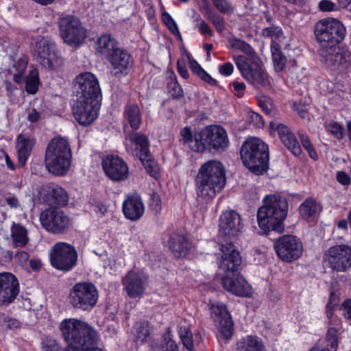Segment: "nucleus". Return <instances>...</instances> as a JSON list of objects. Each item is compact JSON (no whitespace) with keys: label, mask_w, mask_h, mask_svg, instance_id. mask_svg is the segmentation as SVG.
Instances as JSON below:
<instances>
[{"label":"nucleus","mask_w":351,"mask_h":351,"mask_svg":"<svg viewBox=\"0 0 351 351\" xmlns=\"http://www.w3.org/2000/svg\"><path fill=\"white\" fill-rule=\"evenodd\" d=\"M72 153L66 138L56 136L49 143L45 156L47 169L55 176H64L71 165Z\"/></svg>","instance_id":"obj_4"},{"label":"nucleus","mask_w":351,"mask_h":351,"mask_svg":"<svg viewBox=\"0 0 351 351\" xmlns=\"http://www.w3.org/2000/svg\"><path fill=\"white\" fill-rule=\"evenodd\" d=\"M111 66V73L117 77L127 75L134 65L130 53L122 47L107 60Z\"/></svg>","instance_id":"obj_24"},{"label":"nucleus","mask_w":351,"mask_h":351,"mask_svg":"<svg viewBox=\"0 0 351 351\" xmlns=\"http://www.w3.org/2000/svg\"><path fill=\"white\" fill-rule=\"evenodd\" d=\"M229 43L232 48L240 50L248 56L247 59H252L254 56H258L252 47L243 40L238 38H232L229 40Z\"/></svg>","instance_id":"obj_40"},{"label":"nucleus","mask_w":351,"mask_h":351,"mask_svg":"<svg viewBox=\"0 0 351 351\" xmlns=\"http://www.w3.org/2000/svg\"><path fill=\"white\" fill-rule=\"evenodd\" d=\"M343 88V86L341 84L330 80H324L321 83V89L325 94L335 93L339 97H342Z\"/></svg>","instance_id":"obj_42"},{"label":"nucleus","mask_w":351,"mask_h":351,"mask_svg":"<svg viewBox=\"0 0 351 351\" xmlns=\"http://www.w3.org/2000/svg\"><path fill=\"white\" fill-rule=\"evenodd\" d=\"M231 85L233 87L234 94L238 97H242L244 95L246 86L243 82H232Z\"/></svg>","instance_id":"obj_59"},{"label":"nucleus","mask_w":351,"mask_h":351,"mask_svg":"<svg viewBox=\"0 0 351 351\" xmlns=\"http://www.w3.org/2000/svg\"><path fill=\"white\" fill-rule=\"evenodd\" d=\"M169 249L176 257L185 256L192 245L189 239L183 234H174L169 241Z\"/></svg>","instance_id":"obj_30"},{"label":"nucleus","mask_w":351,"mask_h":351,"mask_svg":"<svg viewBox=\"0 0 351 351\" xmlns=\"http://www.w3.org/2000/svg\"><path fill=\"white\" fill-rule=\"evenodd\" d=\"M208 17L218 32H222L225 29V21L222 16L218 14L212 13Z\"/></svg>","instance_id":"obj_53"},{"label":"nucleus","mask_w":351,"mask_h":351,"mask_svg":"<svg viewBox=\"0 0 351 351\" xmlns=\"http://www.w3.org/2000/svg\"><path fill=\"white\" fill-rule=\"evenodd\" d=\"M270 129L273 135L276 134L280 141L285 137L286 135H289L291 133V131L287 125L278 121H271L270 123Z\"/></svg>","instance_id":"obj_48"},{"label":"nucleus","mask_w":351,"mask_h":351,"mask_svg":"<svg viewBox=\"0 0 351 351\" xmlns=\"http://www.w3.org/2000/svg\"><path fill=\"white\" fill-rule=\"evenodd\" d=\"M288 203L285 198L278 195H268L263 199V204L257 211L259 228L267 233L271 230L282 232L284 221L287 217Z\"/></svg>","instance_id":"obj_2"},{"label":"nucleus","mask_w":351,"mask_h":351,"mask_svg":"<svg viewBox=\"0 0 351 351\" xmlns=\"http://www.w3.org/2000/svg\"><path fill=\"white\" fill-rule=\"evenodd\" d=\"M41 225L48 231L60 233L68 228L69 218L64 213L56 208H49L40 215Z\"/></svg>","instance_id":"obj_17"},{"label":"nucleus","mask_w":351,"mask_h":351,"mask_svg":"<svg viewBox=\"0 0 351 351\" xmlns=\"http://www.w3.org/2000/svg\"><path fill=\"white\" fill-rule=\"evenodd\" d=\"M144 205L141 199L137 195H132L127 197L123 204V212L125 217L131 220L139 219L144 213Z\"/></svg>","instance_id":"obj_28"},{"label":"nucleus","mask_w":351,"mask_h":351,"mask_svg":"<svg viewBox=\"0 0 351 351\" xmlns=\"http://www.w3.org/2000/svg\"><path fill=\"white\" fill-rule=\"evenodd\" d=\"M334 311L335 308L326 306V315L328 320V325L330 326H339V328H341L340 320L336 318H333Z\"/></svg>","instance_id":"obj_56"},{"label":"nucleus","mask_w":351,"mask_h":351,"mask_svg":"<svg viewBox=\"0 0 351 351\" xmlns=\"http://www.w3.org/2000/svg\"><path fill=\"white\" fill-rule=\"evenodd\" d=\"M75 88L80 95L78 99L101 100V91L96 76L90 72H84L76 76Z\"/></svg>","instance_id":"obj_15"},{"label":"nucleus","mask_w":351,"mask_h":351,"mask_svg":"<svg viewBox=\"0 0 351 351\" xmlns=\"http://www.w3.org/2000/svg\"><path fill=\"white\" fill-rule=\"evenodd\" d=\"M99 293L96 287L91 282H77L71 288L69 300L70 304L76 308L84 311L92 309L97 304Z\"/></svg>","instance_id":"obj_9"},{"label":"nucleus","mask_w":351,"mask_h":351,"mask_svg":"<svg viewBox=\"0 0 351 351\" xmlns=\"http://www.w3.org/2000/svg\"><path fill=\"white\" fill-rule=\"evenodd\" d=\"M235 64L243 78L254 86H267L270 84L268 75L262 68V61L258 56L247 59L243 56L234 57Z\"/></svg>","instance_id":"obj_8"},{"label":"nucleus","mask_w":351,"mask_h":351,"mask_svg":"<svg viewBox=\"0 0 351 351\" xmlns=\"http://www.w3.org/2000/svg\"><path fill=\"white\" fill-rule=\"evenodd\" d=\"M60 329L68 344L66 351H75L83 346L89 348L98 340L97 332L84 322L77 319H64L60 323Z\"/></svg>","instance_id":"obj_3"},{"label":"nucleus","mask_w":351,"mask_h":351,"mask_svg":"<svg viewBox=\"0 0 351 351\" xmlns=\"http://www.w3.org/2000/svg\"><path fill=\"white\" fill-rule=\"evenodd\" d=\"M96 46L97 53L106 60L121 48L117 39L108 34H102L97 38Z\"/></svg>","instance_id":"obj_29"},{"label":"nucleus","mask_w":351,"mask_h":351,"mask_svg":"<svg viewBox=\"0 0 351 351\" xmlns=\"http://www.w3.org/2000/svg\"><path fill=\"white\" fill-rule=\"evenodd\" d=\"M191 69L196 73L198 76L202 73L201 71H203L204 69L201 67V66L195 60L191 59V55H187Z\"/></svg>","instance_id":"obj_64"},{"label":"nucleus","mask_w":351,"mask_h":351,"mask_svg":"<svg viewBox=\"0 0 351 351\" xmlns=\"http://www.w3.org/2000/svg\"><path fill=\"white\" fill-rule=\"evenodd\" d=\"M315 36L322 48L335 47L346 36L344 25L334 18L319 20L315 25Z\"/></svg>","instance_id":"obj_7"},{"label":"nucleus","mask_w":351,"mask_h":351,"mask_svg":"<svg viewBox=\"0 0 351 351\" xmlns=\"http://www.w3.org/2000/svg\"><path fill=\"white\" fill-rule=\"evenodd\" d=\"M19 292L17 278L10 273L0 274V305L12 302Z\"/></svg>","instance_id":"obj_26"},{"label":"nucleus","mask_w":351,"mask_h":351,"mask_svg":"<svg viewBox=\"0 0 351 351\" xmlns=\"http://www.w3.org/2000/svg\"><path fill=\"white\" fill-rule=\"evenodd\" d=\"M270 47L275 69L278 71H280L286 65V57L281 52L279 43L274 42L271 44Z\"/></svg>","instance_id":"obj_39"},{"label":"nucleus","mask_w":351,"mask_h":351,"mask_svg":"<svg viewBox=\"0 0 351 351\" xmlns=\"http://www.w3.org/2000/svg\"><path fill=\"white\" fill-rule=\"evenodd\" d=\"M219 235L231 240L241 232L243 225L240 215L234 210L223 212L219 218Z\"/></svg>","instance_id":"obj_22"},{"label":"nucleus","mask_w":351,"mask_h":351,"mask_svg":"<svg viewBox=\"0 0 351 351\" xmlns=\"http://www.w3.org/2000/svg\"><path fill=\"white\" fill-rule=\"evenodd\" d=\"M123 114L125 120L130 123L132 129L138 130L140 128L142 118L141 110L136 104L127 105Z\"/></svg>","instance_id":"obj_36"},{"label":"nucleus","mask_w":351,"mask_h":351,"mask_svg":"<svg viewBox=\"0 0 351 351\" xmlns=\"http://www.w3.org/2000/svg\"><path fill=\"white\" fill-rule=\"evenodd\" d=\"M318 7L322 12H332L337 10L336 3L329 0H322L319 3Z\"/></svg>","instance_id":"obj_58"},{"label":"nucleus","mask_w":351,"mask_h":351,"mask_svg":"<svg viewBox=\"0 0 351 351\" xmlns=\"http://www.w3.org/2000/svg\"><path fill=\"white\" fill-rule=\"evenodd\" d=\"M202 134L204 150L207 147L215 150H223L229 145L227 133L220 125L208 126L202 131Z\"/></svg>","instance_id":"obj_23"},{"label":"nucleus","mask_w":351,"mask_h":351,"mask_svg":"<svg viewBox=\"0 0 351 351\" xmlns=\"http://www.w3.org/2000/svg\"><path fill=\"white\" fill-rule=\"evenodd\" d=\"M53 196L60 205H65L69 200L67 192L61 186H56L53 189Z\"/></svg>","instance_id":"obj_49"},{"label":"nucleus","mask_w":351,"mask_h":351,"mask_svg":"<svg viewBox=\"0 0 351 351\" xmlns=\"http://www.w3.org/2000/svg\"><path fill=\"white\" fill-rule=\"evenodd\" d=\"M281 142L287 147L294 155L299 156L301 154L302 149L298 142L295 136L291 132L289 135H286Z\"/></svg>","instance_id":"obj_44"},{"label":"nucleus","mask_w":351,"mask_h":351,"mask_svg":"<svg viewBox=\"0 0 351 351\" xmlns=\"http://www.w3.org/2000/svg\"><path fill=\"white\" fill-rule=\"evenodd\" d=\"M214 7L221 13L229 14L233 12L234 8L228 0H213Z\"/></svg>","instance_id":"obj_50"},{"label":"nucleus","mask_w":351,"mask_h":351,"mask_svg":"<svg viewBox=\"0 0 351 351\" xmlns=\"http://www.w3.org/2000/svg\"><path fill=\"white\" fill-rule=\"evenodd\" d=\"M319 54L326 64L333 69H347L351 64V52L347 47L321 48Z\"/></svg>","instance_id":"obj_19"},{"label":"nucleus","mask_w":351,"mask_h":351,"mask_svg":"<svg viewBox=\"0 0 351 351\" xmlns=\"http://www.w3.org/2000/svg\"><path fill=\"white\" fill-rule=\"evenodd\" d=\"M247 121L250 124H252L256 128H260L263 125L262 117L255 112H249Z\"/></svg>","instance_id":"obj_57"},{"label":"nucleus","mask_w":351,"mask_h":351,"mask_svg":"<svg viewBox=\"0 0 351 351\" xmlns=\"http://www.w3.org/2000/svg\"><path fill=\"white\" fill-rule=\"evenodd\" d=\"M161 351H178L176 343L171 339H164V343L160 346Z\"/></svg>","instance_id":"obj_60"},{"label":"nucleus","mask_w":351,"mask_h":351,"mask_svg":"<svg viewBox=\"0 0 351 351\" xmlns=\"http://www.w3.org/2000/svg\"><path fill=\"white\" fill-rule=\"evenodd\" d=\"M101 165L105 174L112 181H123L128 178V166L118 156L107 155L103 158Z\"/></svg>","instance_id":"obj_20"},{"label":"nucleus","mask_w":351,"mask_h":351,"mask_svg":"<svg viewBox=\"0 0 351 351\" xmlns=\"http://www.w3.org/2000/svg\"><path fill=\"white\" fill-rule=\"evenodd\" d=\"M162 21L168 27V29L171 31L172 34L176 36H178L181 37V34L179 32L178 25L175 21L172 19V17L167 12L162 14Z\"/></svg>","instance_id":"obj_51"},{"label":"nucleus","mask_w":351,"mask_h":351,"mask_svg":"<svg viewBox=\"0 0 351 351\" xmlns=\"http://www.w3.org/2000/svg\"><path fill=\"white\" fill-rule=\"evenodd\" d=\"M151 327L146 322H137L133 327V338L136 344L146 342L151 335Z\"/></svg>","instance_id":"obj_37"},{"label":"nucleus","mask_w":351,"mask_h":351,"mask_svg":"<svg viewBox=\"0 0 351 351\" xmlns=\"http://www.w3.org/2000/svg\"><path fill=\"white\" fill-rule=\"evenodd\" d=\"M324 261L337 271H345L351 267V247L336 245L330 247L324 254Z\"/></svg>","instance_id":"obj_16"},{"label":"nucleus","mask_w":351,"mask_h":351,"mask_svg":"<svg viewBox=\"0 0 351 351\" xmlns=\"http://www.w3.org/2000/svg\"><path fill=\"white\" fill-rule=\"evenodd\" d=\"M262 35L264 37H268L271 39V43L276 42L279 43L283 41L285 36L281 27L278 26H271L265 27L262 30Z\"/></svg>","instance_id":"obj_41"},{"label":"nucleus","mask_w":351,"mask_h":351,"mask_svg":"<svg viewBox=\"0 0 351 351\" xmlns=\"http://www.w3.org/2000/svg\"><path fill=\"white\" fill-rule=\"evenodd\" d=\"M131 145H126L128 152L136 156L140 160L147 158L149 152V142L147 136L141 133H133L129 136Z\"/></svg>","instance_id":"obj_27"},{"label":"nucleus","mask_w":351,"mask_h":351,"mask_svg":"<svg viewBox=\"0 0 351 351\" xmlns=\"http://www.w3.org/2000/svg\"><path fill=\"white\" fill-rule=\"evenodd\" d=\"M39 86L38 71L37 69H33L29 72L26 78V91L30 94H34L37 92Z\"/></svg>","instance_id":"obj_43"},{"label":"nucleus","mask_w":351,"mask_h":351,"mask_svg":"<svg viewBox=\"0 0 351 351\" xmlns=\"http://www.w3.org/2000/svg\"><path fill=\"white\" fill-rule=\"evenodd\" d=\"M233 71L234 66L231 62H226L219 67V72L224 76L230 75L233 73Z\"/></svg>","instance_id":"obj_61"},{"label":"nucleus","mask_w":351,"mask_h":351,"mask_svg":"<svg viewBox=\"0 0 351 351\" xmlns=\"http://www.w3.org/2000/svg\"><path fill=\"white\" fill-rule=\"evenodd\" d=\"M199 201L208 202L219 193L226 184V173L222 163L210 160L204 163L195 178Z\"/></svg>","instance_id":"obj_1"},{"label":"nucleus","mask_w":351,"mask_h":351,"mask_svg":"<svg viewBox=\"0 0 351 351\" xmlns=\"http://www.w3.org/2000/svg\"><path fill=\"white\" fill-rule=\"evenodd\" d=\"M319 210V204L311 197L302 203L299 208L300 215L305 219L315 217Z\"/></svg>","instance_id":"obj_38"},{"label":"nucleus","mask_w":351,"mask_h":351,"mask_svg":"<svg viewBox=\"0 0 351 351\" xmlns=\"http://www.w3.org/2000/svg\"><path fill=\"white\" fill-rule=\"evenodd\" d=\"M10 239L15 247H24L29 241L28 230L20 223L13 222L10 228Z\"/></svg>","instance_id":"obj_34"},{"label":"nucleus","mask_w":351,"mask_h":351,"mask_svg":"<svg viewBox=\"0 0 351 351\" xmlns=\"http://www.w3.org/2000/svg\"><path fill=\"white\" fill-rule=\"evenodd\" d=\"M147 172L153 178H158L160 176V167L158 163L151 159L149 154L147 158L141 160Z\"/></svg>","instance_id":"obj_46"},{"label":"nucleus","mask_w":351,"mask_h":351,"mask_svg":"<svg viewBox=\"0 0 351 351\" xmlns=\"http://www.w3.org/2000/svg\"><path fill=\"white\" fill-rule=\"evenodd\" d=\"M12 65L9 68L8 72L13 75V80L16 83H21L24 81L23 74L25 71L27 64V60L25 58H14V56L9 57Z\"/></svg>","instance_id":"obj_35"},{"label":"nucleus","mask_w":351,"mask_h":351,"mask_svg":"<svg viewBox=\"0 0 351 351\" xmlns=\"http://www.w3.org/2000/svg\"><path fill=\"white\" fill-rule=\"evenodd\" d=\"M179 334L184 346L189 351L193 350L194 348V344L192 332L190 330V329L186 326L180 327Z\"/></svg>","instance_id":"obj_47"},{"label":"nucleus","mask_w":351,"mask_h":351,"mask_svg":"<svg viewBox=\"0 0 351 351\" xmlns=\"http://www.w3.org/2000/svg\"><path fill=\"white\" fill-rule=\"evenodd\" d=\"M77 253L75 247L65 242L53 245L50 253V262L56 269L69 271L77 264Z\"/></svg>","instance_id":"obj_11"},{"label":"nucleus","mask_w":351,"mask_h":351,"mask_svg":"<svg viewBox=\"0 0 351 351\" xmlns=\"http://www.w3.org/2000/svg\"><path fill=\"white\" fill-rule=\"evenodd\" d=\"M35 141L26 134H20L17 138L16 149L19 163L23 166L31 154Z\"/></svg>","instance_id":"obj_31"},{"label":"nucleus","mask_w":351,"mask_h":351,"mask_svg":"<svg viewBox=\"0 0 351 351\" xmlns=\"http://www.w3.org/2000/svg\"><path fill=\"white\" fill-rule=\"evenodd\" d=\"M302 146L308 152L310 157L314 160L317 159V154L315 151L308 137L304 134H299Z\"/></svg>","instance_id":"obj_52"},{"label":"nucleus","mask_w":351,"mask_h":351,"mask_svg":"<svg viewBox=\"0 0 351 351\" xmlns=\"http://www.w3.org/2000/svg\"><path fill=\"white\" fill-rule=\"evenodd\" d=\"M180 136L183 143L187 145L191 150L196 152L204 151L202 132L192 134L191 129L189 127H185L181 130Z\"/></svg>","instance_id":"obj_32"},{"label":"nucleus","mask_w":351,"mask_h":351,"mask_svg":"<svg viewBox=\"0 0 351 351\" xmlns=\"http://www.w3.org/2000/svg\"><path fill=\"white\" fill-rule=\"evenodd\" d=\"M147 284V276L141 271H130L122 279L123 290L130 298H141Z\"/></svg>","instance_id":"obj_21"},{"label":"nucleus","mask_w":351,"mask_h":351,"mask_svg":"<svg viewBox=\"0 0 351 351\" xmlns=\"http://www.w3.org/2000/svg\"><path fill=\"white\" fill-rule=\"evenodd\" d=\"M236 351H266V348L261 338L249 335L238 341Z\"/></svg>","instance_id":"obj_33"},{"label":"nucleus","mask_w":351,"mask_h":351,"mask_svg":"<svg viewBox=\"0 0 351 351\" xmlns=\"http://www.w3.org/2000/svg\"><path fill=\"white\" fill-rule=\"evenodd\" d=\"M239 252L231 242L221 244L217 254V263L219 270L225 275L236 273L241 265Z\"/></svg>","instance_id":"obj_13"},{"label":"nucleus","mask_w":351,"mask_h":351,"mask_svg":"<svg viewBox=\"0 0 351 351\" xmlns=\"http://www.w3.org/2000/svg\"><path fill=\"white\" fill-rule=\"evenodd\" d=\"M326 130L338 139H341L343 136L344 129L337 122H332L326 125Z\"/></svg>","instance_id":"obj_54"},{"label":"nucleus","mask_w":351,"mask_h":351,"mask_svg":"<svg viewBox=\"0 0 351 351\" xmlns=\"http://www.w3.org/2000/svg\"><path fill=\"white\" fill-rule=\"evenodd\" d=\"M341 328L339 326H330L328 329L326 340L327 346L330 347V351H336L338 347V330ZM328 351H330L328 350Z\"/></svg>","instance_id":"obj_45"},{"label":"nucleus","mask_w":351,"mask_h":351,"mask_svg":"<svg viewBox=\"0 0 351 351\" xmlns=\"http://www.w3.org/2000/svg\"><path fill=\"white\" fill-rule=\"evenodd\" d=\"M341 310L343 311V315L346 319L351 318V300H346L341 306Z\"/></svg>","instance_id":"obj_62"},{"label":"nucleus","mask_w":351,"mask_h":351,"mask_svg":"<svg viewBox=\"0 0 351 351\" xmlns=\"http://www.w3.org/2000/svg\"><path fill=\"white\" fill-rule=\"evenodd\" d=\"M32 51L40 64L52 71H60L64 64L55 43L46 37L38 36L32 43Z\"/></svg>","instance_id":"obj_6"},{"label":"nucleus","mask_w":351,"mask_h":351,"mask_svg":"<svg viewBox=\"0 0 351 351\" xmlns=\"http://www.w3.org/2000/svg\"><path fill=\"white\" fill-rule=\"evenodd\" d=\"M172 96L174 97H180L183 95L181 86L178 83L175 77L171 78V81L168 82Z\"/></svg>","instance_id":"obj_55"},{"label":"nucleus","mask_w":351,"mask_h":351,"mask_svg":"<svg viewBox=\"0 0 351 351\" xmlns=\"http://www.w3.org/2000/svg\"><path fill=\"white\" fill-rule=\"evenodd\" d=\"M101 100L78 99L73 106V114L79 124L90 125L98 117Z\"/></svg>","instance_id":"obj_14"},{"label":"nucleus","mask_w":351,"mask_h":351,"mask_svg":"<svg viewBox=\"0 0 351 351\" xmlns=\"http://www.w3.org/2000/svg\"><path fill=\"white\" fill-rule=\"evenodd\" d=\"M60 36L71 46H78L86 38V30L80 19L73 15L61 16L58 22Z\"/></svg>","instance_id":"obj_10"},{"label":"nucleus","mask_w":351,"mask_h":351,"mask_svg":"<svg viewBox=\"0 0 351 351\" xmlns=\"http://www.w3.org/2000/svg\"><path fill=\"white\" fill-rule=\"evenodd\" d=\"M337 180L343 185H348L351 182L350 177L344 171H338L337 173Z\"/></svg>","instance_id":"obj_63"},{"label":"nucleus","mask_w":351,"mask_h":351,"mask_svg":"<svg viewBox=\"0 0 351 351\" xmlns=\"http://www.w3.org/2000/svg\"><path fill=\"white\" fill-rule=\"evenodd\" d=\"M223 287L227 291L241 297H250L252 288L246 280L239 274L224 275L221 278Z\"/></svg>","instance_id":"obj_25"},{"label":"nucleus","mask_w":351,"mask_h":351,"mask_svg":"<svg viewBox=\"0 0 351 351\" xmlns=\"http://www.w3.org/2000/svg\"><path fill=\"white\" fill-rule=\"evenodd\" d=\"M211 315L221 337L228 340L233 332V323L226 306L221 302H215L210 306Z\"/></svg>","instance_id":"obj_18"},{"label":"nucleus","mask_w":351,"mask_h":351,"mask_svg":"<svg viewBox=\"0 0 351 351\" xmlns=\"http://www.w3.org/2000/svg\"><path fill=\"white\" fill-rule=\"evenodd\" d=\"M241 157L244 165L252 172L262 174L268 166V147L259 138H248L242 145Z\"/></svg>","instance_id":"obj_5"},{"label":"nucleus","mask_w":351,"mask_h":351,"mask_svg":"<svg viewBox=\"0 0 351 351\" xmlns=\"http://www.w3.org/2000/svg\"><path fill=\"white\" fill-rule=\"evenodd\" d=\"M274 247L278 257L287 263L298 260L304 250L302 241L292 234L284 235L276 239Z\"/></svg>","instance_id":"obj_12"}]
</instances>
